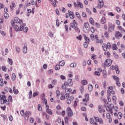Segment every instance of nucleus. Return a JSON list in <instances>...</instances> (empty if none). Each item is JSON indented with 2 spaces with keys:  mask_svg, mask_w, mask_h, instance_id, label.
<instances>
[{
  "mask_svg": "<svg viewBox=\"0 0 125 125\" xmlns=\"http://www.w3.org/2000/svg\"><path fill=\"white\" fill-rule=\"evenodd\" d=\"M80 89V91L81 93H83V89H84V87H83V86H81Z\"/></svg>",
  "mask_w": 125,
  "mask_h": 125,
  "instance_id": "338daca9",
  "label": "nucleus"
},
{
  "mask_svg": "<svg viewBox=\"0 0 125 125\" xmlns=\"http://www.w3.org/2000/svg\"><path fill=\"white\" fill-rule=\"evenodd\" d=\"M13 90L14 94H18L19 93V91H18V89H16V88L15 86L13 87Z\"/></svg>",
  "mask_w": 125,
  "mask_h": 125,
  "instance_id": "cd10ccee",
  "label": "nucleus"
},
{
  "mask_svg": "<svg viewBox=\"0 0 125 125\" xmlns=\"http://www.w3.org/2000/svg\"><path fill=\"white\" fill-rule=\"evenodd\" d=\"M41 97L42 100H43V99H45V95L44 94V93H43L42 94H41Z\"/></svg>",
  "mask_w": 125,
  "mask_h": 125,
  "instance_id": "13d9d810",
  "label": "nucleus"
},
{
  "mask_svg": "<svg viewBox=\"0 0 125 125\" xmlns=\"http://www.w3.org/2000/svg\"><path fill=\"white\" fill-rule=\"evenodd\" d=\"M38 95H39V92H35L33 93L32 96L33 97H36V96H38Z\"/></svg>",
  "mask_w": 125,
  "mask_h": 125,
  "instance_id": "e2e57ef3",
  "label": "nucleus"
},
{
  "mask_svg": "<svg viewBox=\"0 0 125 125\" xmlns=\"http://www.w3.org/2000/svg\"><path fill=\"white\" fill-rule=\"evenodd\" d=\"M21 25L20 27V31H23L24 33H27L28 31V27H26V24L25 23H22V24H21Z\"/></svg>",
  "mask_w": 125,
  "mask_h": 125,
  "instance_id": "423d86ee",
  "label": "nucleus"
},
{
  "mask_svg": "<svg viewBox=\"0 0 125 125\" xmlns=\"http://www.w3.org/2000/svg\"><path fill=\"white\" fill-rule=\"evenodd\" d=\"M102 48L104 51H107L108 49H111V43L108 42L107 44L104 43L102 45Z\"/></svg>",
  "mask_w": 125,
  "mask_h": 125,
  "instance_id": "7ed1b4c3",
  "label": "nucleus"
},
{
  "mask_svg": "<svg viewBox=\"0 0 125 125\" xmlns=\"http://www.w3.org/2000/svg\"><path fill=\"white\" fill-rule=\"evenodd\" d=\"M88 88L89 91H92V90L93 89V86H92V84H89L88 85Z\"/></svg>",
  "mask_w": 125,
  "mask_h": 125,
  "instance_id": "7c9ffc66",
  "label": "nucleus"
},
{
  "mask_svg": "<svg viewBox=\"0 0 125 125\" xmlns=\"http://www.w3.org/2000/svg\"><path fill=\"white\" fill-rule=\"evenodd\" d=\"M104 6V2L103 0H99L98 1V5L97 8H99V9H101L102 7Z\"/></svg>",
  "mask_w": 125,
  "mask_h": 125,
  "instance_id": "1a4fd4ad",
  "label": "nucleus"
},
{
  "mask_svg": "<svg viewBox=\"0 0 125 125\" xmlns=\"http://www.w3.org/2000/svg\"><path fill=\"white\" fill-rule=\"evenodd\" d=\"M96 59V55H94V54H92L91 56V59H92V60H94V59Z\"/></svg>",
  "mask_w": 125,
  "mask_h": 125,
  "instance_id": "603ef678",
  "label": "nucleus"
},
{
  "mask_svg": "<svg viewBox=\"0 0 125 125\" xmlns=\"http://www.w3.org/2000/svg\"><path fill=\"white\" fill-rule=\"evenodd\" d=\"M66 112L67 113V116L73 117V111L71 109V107H68L66 109Z\"/></svg>",
  "mask_w": 125,
  "mask_h": 125,
  "instance_id": "f8f14e48",
  "label": "nucleus"
},
{
  "mask_svg": "<svg viewBox=\"0 0 125 125\" xmlns=\"http://www.w3.org/2000/svg\"><path fill=\"white\" fill-rule=\"evenodd\" d=\"M89 23L91 24V25H94V20L92 18H90L89 20Z\"/></svg>",
  "mask_w": 125,
  "mask_h": 125,
  "instance_id": "c756f323",
  "label": "nucleus"
},
{
  "mask_svg": "<svg viewBox=\"0 0 125 125\" xmlns=\"http://www.w3.org/2000/svg\"><path fill=\"white\" fill-rule=\"evenodd\" d=\"M104 55H107L108 58H110V56H111V54H110V52L109 51L104 52Z\"/></svg>",
  "mask_w": 125,
  "mask_h": 125,
  "instance_id": "58836bf2",
  "label": "nucleus"
},
{
  "mask_svg": "<svg viewBox=\"0 0 125 125\" xmlns=\"http://www.w3.org/2000/svg\"><path fill=\"white\" fill-rule=\"evenodd\" d=\"M8 60L9 64H10V65H12V64H13V61H12V60L10 59L9 58H8Z\"/></svg>",
  "mask_w": 125,
  "mask_h": 125,
  "instance_id": "4d7b16f0",
  "label": "nucleus"
},
{
  "mask_svg": "<svg viewBox=\"0 0 125 125\" xmlns=\"http://www.w3.org/2000/svg\"><path fill=\"white\" fill-rule=\"evenodd\" d=\"M106 18L104 17H103L101 20V24H106Z\"/></svg>",
  "mask_w": 125,
  "mask_h": 125,
  "instance_id": "a878e982",
  "label": "nucleus"
},
{
  "mask_svg": "<svg viewBox=\"0 0 125 125\" xmlns=\"http://www.w3.org/2000/svg\"><path fill=\"white\" fill-rule=\"evenodd\" d=\"M11 80L13 82L16 80V74L15 73H13L12 75Z\"/></svg>",
  "mask_w": 125,
  "mask_h": 125,
  "instance_id": "c85d7f7f",
  "label": "nucleus"
},
{
  "mask_svg": "<svg viewBox=\"0 0 125 125\" xmlns=\"http://www.w3.org/2000/svg\"><path fill=\"white\" fill-rule=\"evenodd\" d=\"M113 80H115L116 81V84L117 85V86H121V83H120V78L118 77L117 76H113Z\"/></svg>",
  "mask_w": 125,
  "mask_h": 125,
  "instance_id": "ddd939ff",
  "label": "nucleus"
},
{
  "mask_svg": "<svg viewBox=\"0 0 125 125\" xmlns=\"http://www.w3.org/2000/svg\"><path fill=\"white\" fill-rule=\"evenodd\" d=\"M64 28L66 33H68V32H69V27L68 26V25H67V24H65L64 25Z\"/></svg>",
  "mask_w": 125,
  "mask_h": 125,
  "instance_id": "49530a36",
  "label": "nucleus"
},
{
  "mask_svg": "<svg viewBox=\"0 0 125 125\" xmlns=\"http://www.w3.org/2000/svg\"><path fill=\"white\" fill-rule=\"evenodd\" d=\"M79 102H80V100L78 98H76L74 101V104L73 105V107L74 109L77 108V106H78V103H79Z\"/></svg>",
  "mask_w": 125,
  "mask_h": 125,
  "instance_id": "a211bd4d",
  "label": "nucleus"
},
{
  "mask_svg": "<svg viewBox=\"0 0 125 125\" xmlns=\"http://www.w3.org/2000/svg\"><path fill=\"white\" fill-rule=\"evenodd\" d=\"M47 113L49 114V115H52V110L50 109H48L46 110Z\"/></svg>",
  "mask_w": 125,
  "mask_h": 125,
  "instance_id": "37998d69",
  "label": "nucleus"
},
{
  "mask_svg": "<svg viewBox=\"0 0 125 125\" xmlns=\"http://www.w3.org/2000/svg\"><path fill=\"white\" fill-rule=\"evenodd\" d=\"M70 67L71 68H74V67H77V63H72L70 64Z\"/></svg>",
  "mask_w": 125,
  "mask_h": 125,
  "instance_id": "052dcab7",
  "label": "nucleus"
},
{
  "mask_svg": "<svg viewBox=\"0 0 125 125\" xmlns=\"http://www.w3.org/2000/svg\"><path fill=\"white\" fill-rule=\"evenodd\" d=\"M68 13L71 19H74V18H75V15H74V12H72L71 11L68 10Z\"/></svg>",
  "mask_w": 125,
  "mask_h": 125,
  "instance_id": "6ab92c4d",
  "label": "nucleus"
},
{
  "mask_svg": "<svg viewBox=\"0 0 125 125\" xmlns=\"http://www.w3.org/2000/svg\"><path fill=\"white\" fill-rule=\"evenodd\" d=\"M70 26L71 28H74L76 26H78V23L76 20H73V22L70 24Z\"/></svg>",
  "mask_w": 125,
  "mask_h": 125,
  "instance_id": "f3484780",
  "label": "nucleus"
},
{
  "mask_svg": "<svg viewBox=\"0 0 125 125\" xmlns=\"http://www.w3.org/2000/svg\"><path fill=\"white\" fill-rule=\"evenodd\" d=\"M107 95L111 96L112 94L114 95L115 94V91L113 90V86H109L107 90Z\"/></svg>",
  "mask_w": 125,
  "mask_h": 125,
  "instance_id": "20e7f679",
  "label": "nucleus"
},
{
  "mask_svg": "<svg viewBox=\"0 0 125 125\" xmlns=\"http://www.w3.org/2000/svg\"><path fill=\"white\" fill-rule=\"evenodd\" d=\"M67 99L66 102L67 104H71L72 101L74 100V96H71L68 94H65L64 95H62L61 96V100H64V99Z\"/></svg>",
  "mask_w": 125,
  "mask_h": 125,
  "instance_id": "f257e3e1",
  "label": "nucleus"
},
{
  "mask_svg": "<svg viewBox=\"0 0 125 125\" xmlns=\"http://www.w3.org/2000/svg\"><path fill=\"white\" fill-rule=\"evenodd\" d=\"M115 29V25L109 23L108 32H113Z\"/></svg>",
  "mask_w": 125,
  "mask_h": 125,
  "instance_id": "2eb2a0df",
  "label": "nucleus"
},
{
  "mask_svg": "<svg viewBox=\"0 0 125 125\" xmlns=\"http://www.w3.org/2000/svg\"><path fill=\"white\" fill-rule=\"evenodd\" d=\"M118 68V65H112L110 67V69L112 70H116V68Z\"/></svg>",
  "mask_w": 125,
  "mask_h": 125,
  "instance_id": "864d4df0",
  "label": "nucleus"
},
{
  "mask_svg": "<svg viewBox=\"0 0 125 125\" xmlns=\"http://www.w3.org/2000/svg\"><path fill=\"white\" fill-rule=\"evenodd\" d=\"M70 119V117L67 116L66 117H64V123L65 125H69V119Z\"/></svg>",
  "mask_w": 125,
  "mask_h": 125,
  "instance_id": "5701e85b",
  "label": "nucleus"
},
{
  "mask_svg": "<svg viewBox=\"0 0 125 125\" xmlns=\"http://www.w3.org/2000/svg\"><path fill=\"white\" fill-rule=\"evenodd\" d=\"M55 69L56 71H58L59 70H60V65L57 64L55 67Z\"/></svg>",
  "mask_w": 125,
  "mask_h": 125,
  "instance_id": "a18cd8bd",
  "label": "nucleus"
},
{
  "mask_svg": "<svg viewBox=\"0 0 125 125\" xmlns=\"http://www.w3.org/2000/svg\"><path fill=\"white\" fill-rule=\"evenodd\" d=\"M95 39L96 40V43H99L100 42V40L98 39V35H95Z\"/></svg>",
  "mask_w": 125,
  "mask_h": 125,
  "instance_id": "e433bc0d",
  "label": "nucleus"
},
{
  "mask_svg": "<svg viewBox=\"0 0 125 125\" xmlns=\"http://www.w3.org/2000/svg\"><path fill=\"white\" fill-rule=\"evenodd\" d=\"M15 30L16 32H18L19 31H20L19 26H18V25H16L15 26Z\"/></svg>",
  "mask_w": 125,
  "mask_h": 125,
  "instance_id": "3c124183",
  "label": "nucleus"
},
{
  "mask_svg": "<svg viewBox=\"0 0 125 125\" xmlns=\"http://www.w3.org/2000/svg\"><path fill=\"white\" fill-rule=\"evenodd\" d=\"M67 83L69 86H72L73 85V80L72 79H68Z\"/></svg>",
  "mask_w": 125,
  "mask_h": 125,
  "instance_id": "bb28decb",
  "label": "nucleus"
},
{
  "mask_svg": "<svg viewBox=\"0 0 125 125\" xmlns=\"http://www.w3.org/2000/svg\"><path fill=\"white\" fill-rule=\"evenodd\" d=\"M4 18H5V19H8V18L9 17V15H8V14H7V13H5L4 14Z\"/></svg>",
  "mask_w": 125,
  "mask_h": 125,
  "instance_id": "5fc2aeb1",
  "label": "nucleus"
},
{
  "mask_svg": "<svg viewBox=\"0 0 125 125\" xmlns=\"http://www.w3.org/2000/svg\"><path fill=\"white\" fill-rule=\"evenodd\" d=\"M23 53H27V51H28V50L27 49V47L26 46H24V47L23 48Z\"/></svg>",
  "mask_w": 125,
  "mask_h": 125,
  "instance_id": "de8ad7c7",
  "label": "nucleus"
},
{
  "mask_svg": "<svg viewBox=\"0 0 125 125\" xmlns=\"http://www.w3.org/2000/svg\"><path fill=\"white\" fill-rule=\"evenodd\" d=\"M103 75L104 78H105V77L107 76V72L106 71V70H103Z\"/></svg>",
  "mask_w": 125,
  "mask_h": 125,
  "instance_id": "8fccbe9b",
  "label": "nucleus"
},
{
  "mask_svg": "<svg viewBox=\"0 0 125 125\" xmlns=\"http://www.w3.org/2000/svg\"><path fill=\"white\" fill-rule=\"evenodd\" d=\"M3 79L2 78L0 79V86H3Z\"/></svg>",
  "mask_w": 125,
  "mask_h": 125,
  "instance_id": "79ce46f5",
  "label": "nucleus"
},
{
  "mask_svg": "<svg viewBox=\"0 0 125 125\" xmlns=\"http://www.w3.org/2000/svg\"><path fill=\"white\" fill-rule=\"evenodd\" d=\"M85 29L86 30H88V29H89V24L88 22L84 23L83 26V30L85 31Z\"/></svg>",
  "mask_w": 125,
  "mask_h": 125,
  "instance_id": "aec40b11",
  "label": "nucleus"
},
{
  "mask_svg": "<svg viewBox=\"0 0 125 125\" xmlns=\"http://www.w3.org/2000/svg\"><path fill=\"white\" fill-rule=\"evenodd\" d=\"M6 99V97L4 95H1L0 94V104H1V102H3V100H5Z\"/></svg>",
  "mask_w": 125,
  "mask_h": 125,
  "instance_id": "4be33fe9",
  "label": "nucleus"
},
{
  "mask_svg": "<svg viewBox=\"0 0 125 125\" xmlns=\"http://www.w3.org/2000/svg\"><path fill=\"white\" fill-rule=\"evenodd\" d=\"M115 37L117 40H120L121 38L123 37V34H122L120 31H116L115 32Z\"/></svg>",
  "mask_w": 125,
  "mask_h": 125,
  "instance_id": "4468645a",
  "label": "nucleus"
},
{
  "mask_svg": "<svg viewBox=\"0 0 125 125\" xmlns=\"http://www.w3.org/2000/svg\"><path fill=\"white\" fill-rule=\"evenodd\" d=\"M112 61L110 59H107L105 60L104 62V66L106 67H110L112 65Z\"/></svg>",
  "mask_w": 125,
  "mask_h": 125,
  "instance_id": "6e6552de",
  "label": "nucleus"
},
{
  "mask_svg": "<svg viewBox=\"0 0 125 125\" xmlns=\"http://www.w3.org/2000/svg\"><path fill=\"white\" fill-rule=\"evenodd\" d=\"M38 111H42V105H41L40 104H38Z\"/></svg>",
  "mask_w": 125,
  "mask_h": 125,
  "instance_id": "680f3d73",
  "label": "nucleus"
},
{
  "mask_svg": "<svg viewBox=\"0 0 125 125\" xmlns=\"http://www.w3.org/2000/svg\"><path fill=\"white\" fill-rule=\"evenodd\" d=\"M15 23H16V24H20V25H22V24H23V21H21L20 19H19V18L16 17L14 19V22L12 23V26H14Z\"/></svg>",
  "mask_w": 125,
  "mask_h": 125,
  "instance_id": "0eeeda50",
  "label": "nucleus"
},
{
  "mask_svg": "<svg viewBox=\"0 0 125 125\" xmlns=\"http://www.w3.org/2000/svg\"><path fill=\"white\" fill-rule=\"evenodd\" d=\"M112 46L113 50H117V49H118V46H117V44H113Z\"/></svg>",
  "mask_w": 125,
  "mask_h": 125,
  "instance_id": "72a5a7b5",
  "label": "nucleus"
},
{
  "mask_svg": "<svg viewBox=\"0 0 125 125\" xmlns=\"http://www.w3.org/2000/svg\"><path fill=\"white\" fill-rule=\"evenodd\" d=\"M16 5L15 2H12V5L10 6V8L11 11L13 10V7H15Z\"/></svg>",
  "mask_w": 125,
  "mask_h": 125,
  "instance_id": "4c0bfd02",
  "label": "nucleus"
},
{
  "mask_svg": "<svg viewBox=\"0 0 125 125\" xmlns=\"http://www.w3.org/2000/svg\"><path fill=\"white\" fill-rule=\"evenodd\" d=\"M77 4H78V6H79V7H80V8H83V3H82V2H81L80 1H78Z\"/></svg>",
  "mask_w": 125,
  "mask_h": 125,
  "instance_id": "f704fd0d",
  "label": "nucleus"
},
{
  "mask_svg": "<svg viewBox=\"0 0 125 125\" xmlns=\"http://www.w3.org/2000/svg\"><path fill=\"white\" fill-rule=\"evenodd\" d=\"M98 109L100 113H102V106L101 105L98 106Z\"/></svg>",
  "mask_w": 125,
  "mask_h": 125,
  "instance_id": "0e129e2a",
  "label": "nucleus"
},
{
  "mask_svg": "<svg viewBox=\"0 0 125 125\" xmlns=\"http://www.w3.org/2000/svg\"><path fill=\"white\" fill-rule=\"evenodd\" d=\"M67 85H68V83H67V82H65L64 83L62 86V89H63L64 90H66Z\"/></svg>",
  "mask_w": 125,
  "mask_h": 125,
  "instance_id": "b1692460",
  "label": "nucleus"
},
{
  "mask_svg": "<svg viewBox=\"0 0 125 125\" xmlns=\"http://www.w3.org/2000/svg\"><path fill=\"white\" fill-rule=\"evenodd\" d=\"M56 2H57V0H54V1H53L52 2V4L54 7H56L57 6V5H56Z\"/></svg>",
  "mask_w": 125,
  "mask_h": 125,
  "instance_id": "a19ab883",
  "label": "nucleus"
},
{
  "mask_svg": "<svg viewBox=\"0 0 125 125\" xmlns=\"http://www.w3.org/2000/svg\"><path fill=\"white\" fill-rule=\"evenodd\" d=\"M56 96H59L60 95V91L59 90L56 91Z\"/></svg>",
  "mask_w": 125,
  "mask_h": 125,
  "instance_id": "69168bd1",
  "label": "nucleus"
},
{
  "mask_svg": "<svg viewBox=\"0 0 125 125\" xmlns=\"http://www.w3.org/2000/svg\"><path fill=\"white\" fill-rule=\"evenodd\" d=\"M104 36L106 39H109V33L105 32L104 34Z\"/></svg>",
  "mask_w": 125,
  "mask_h": 125,
  "instance_id": "6e6d98bb",
  "label": "nucleus"
},
{
  "mask_svg": "<svg viewBox=\"0 0 125 125\" xmlns=\"http://www.w3.org/2000/svg\"><path fill=\"white\" fill-rule=\"evenodd\" d=\"M60 66H64L65 65V62L64 61H62L59 62Z\"/></svg>",
  "mask_w": 125,
  "mask_h": 125,
  "instance_id": "c03bdc74",
  "label": "nucleus"
},
{
  "mask_svg": "<svg viewBox=\"0 0 125 125\" xmlns=\"http://www.w3.org/2000/svg\"><path fill=\"white\" fill-rule=\"evenodd\" d=\"M76 39L79 41H82V35H79L78 36L76 37Z\"/></svg>",
  "mask_w": 125,
  "mask_h": 125,
  "instance_id": "774afa93",
  "label": "nucleus"
},
{
  "mask_svg": "<svg viewBox=\"0 0 125 125\" xmlns=\"http://www.w3.org/2000/svg\"><path fill=\"white\" fill-rule=\"evenodd\" d=\"M81 84L83 85H86L87 84V81L85 80H83L81 81Z\"/></svg>",
  "mask_w": 125,
  "mask_h": 125,
  "instance_id": "2f4dec72",
  "label": "nucleus"
},
{
  "mask_svg": "<svg viewBox=\"0 0 125 125\" xmlns=\"http://www.w3.org/2000/svg\"><path fill=\"white\" fill-rule=\"evenodd\" d=\"M12 101V97L9 96L8 98L1 102V104L3 105V104H6V105H10V103H11Z\"/></svg>",
  "mask_w": 125,
  "mask_h": 125,
  "instance_id": "f03ea898",
  "label": "nucleus"
},
{
  "mask_svg": "<svg viewBox=\"0 0 125 125\" xmlns=\"http://www.w3.org/2000/svg\"><path fill=\"white\" fill-rule=\"evenodd\" d=\"M89 101V95L88 94H85V98L83 100V104L85 105V106H86V105H87V102H88Z\"/></svg>",
  "mask_w": 125,
  "mask_h": 125,
  "instance_id": "39448f33",
  "label": "nucleus"
},
{
  "mask_svg": "<svg viewBox=\"0 0 125 125\" xmlns=\"http://www.w3.org/2000/svg\"><path fill=\"white\" fill-rule=\"evenodd\" d=\"M95 121L99 124H103V119L99 118V117H94Z\"/></svg>",
  "mask_w": 125,
  "mask_h": 125,
  "instance_id": "dca6fc26",
  "label": "nucleus"
},
{
  "mask_svg": "<svg viewBox=\"0 0 125 125\" xmlns=\"http://www.w3.org/2000/svg\"><path fill=\"white\" fill-rule=\"evenodd\" d=\"M65 93L66 94H70V93H71L72 94H75L76 93V90H72V88H67L65 90Z\"/></svg>",
  "mask_w": 125,
  "mask_h": 125,
  "instance_id": "9d476101",
  "label": "nucleus"
},
{
  "mask_svg": "<svg viewBox=\"0 0 125 125\" xmlns=\"http://www.w3.org/2000/svg\"><path fill=\"white\" fill-rule=\"evenodd\" d=\"M84 40L85 41H86V42H87L88 43H89V38H88L86 36H84Z\"/></svg>",
  "mask_w": 125,
  "mask_h": 125,
  "instance_id": "bf43d9fd",
  "label": "nucleus"
},
{
  "mask_svg": "<svg viewBox=\"0 0 125 125\" xmlns=\"http://www.w3.org/2000/svg\"><path fill=\"white\" fill-rule=\"evenodd\" d=\"M123 117V114H122L121 112H118V118L119 120H121L122 119V117Z\"/></svg>",
  "mask_w": 125,
  "mask_h": 125,
  "instance_id": "ea45409f",
  "label": "nucleus"
},
{
  "mask_svg": "<svg viewBox=\"0 0 125 125\" xmlns=\"http://www.w3.org/2000/svg\"><path fill=\"white\" fill-rule=\"evenodd\" d=\"M1 69H2V71H3V72H6V71L7 70V68L5 66H2Z\"/></svg>",
  "mask_w": 125,
  "mask_h": 125,
  "instance_id": "09e8293b",
  "label": "nucleus"
},
{
  "mask_svg": "<svg viewBox=\"0 0 125 125\" xmlns=\"http://www.w3.org/2000/svg\"><path fill=\"white\" fill-rule=\"evenodd\" d=\"M30 116V111H26L24 114V119L26 121L29 119V117Z\"/></svg>",
  "mask_w": 125,
  "mask_h": 125,
  "instance_id": "412c9836",
  "label": "nucleus"
},
{
  "mask_svg": "<svg viewBox=\"0 0 125 125\" xmlns=\"http://www.w3.org/2000/svg\"><path fill=\"white\" fill-rule=\"evenodd\" d=\"M5 79L6 81H9L10 80L9 75L7 74H5Z\"/></svg>",
  "mask_w": 125,
  "mask_h": 125,
  "instance_id": "c9c22d12",
  "label": "nucleus"
},
{
  "mask_svg": "<svg viewBox=\"0 0 125 125\" xmlns=\"http://www.w3.org/2000/svg\"><path fill=\"white\" fill-rule=\"evenodd\" d=\"M106 118L109 120V123L111 124V123H112V118H111V115H110V113H106Z\"/></svg>",
  "mask_w": 125,
  "mask_h": 125,
  "instance_id": "393cba45",
  "label": "nucleus"
},
{
  "mask_svg": "<svg viewBox=\"0 0 125 125\" xmlns=\"http://www.w3.org/2000/svg\"><path fill=\"white\" fill-rule=\"evenodd\" d=\"M74 29L76 33H78V34L81 33V30H80V28L78 27V26H75Z\"/></svg>",
  "mask_w": 125,
  "mask_h": 125,
  "instance_id": "473e14b6",
  "label": "nucleus"
},
{
  "mask_svg": "<svg viewBox=\"0 0 125 125\" xmlns=\"http://www.w3.org/2000/svg\"><path fill=\"white\" fill-rule=\"evenodd\" d=\"M106 111L108 112H110L111 114H113V111L112 110L114 109V104H110L109 105L107 106L106 108Z\"/></svg>",
  "mask_w": 125,
  "mask_h": 125,
  "instance_id": "9b49d317",
  "label": "nucleus"
}]
</instances>
